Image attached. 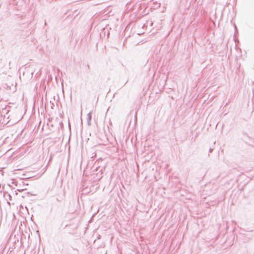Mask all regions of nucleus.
I'll use <instances>...</instances> for the list:
<instances>
[{
  "label": "nucleus",
  "instance_id": "nucleus-3",
  "mask_svg": "<svg viewBox=\"0 0 254 254\" xmlns=\"http://www.w3.org/2000/svg\"><path fill=\"white\" fill-rule=\"evenodd\" d=\"M213 148H210L209 149V152H212V151H213Z\"/></svg>",
  "mask_w": 254,
  "mask_h": 254
},
{
  "label": "nucleus",
  "instance_id": "nucleus-5",
  "mask_svg": "<svg viewBox=\"0 0 254 254\" xmlns=\"http://www.w3.org/2000/svg\"><path fill=\"white\" fill-rule=\"evenodd\" d=\"M24 190V189H22V190H18V191H22V190Z\"/></svg>",
  "mask_w": 254,
  "mask_h": 254
},
{
  "label": "nucleus",
  "instance_id": "nucleus-1",
  "mask_svg": "<svg viewBox=\"0 0 254 254\" xmlns=\"http://www.w3.org/2000/svg\"><path fill=\"white\" fill-rule=\"evenodd\" d=\"M3 196L5 198V199L6 200H11V198H12V196L9 193H8L6 191H5L3 192Z\"/></svg>",
  "mask_w": 254,
  "mask_h": 254
},
{
  "label": "nucleus",
  "instance_id": "nucleus-2",
  "mask_svg": "<svg viewBox=\"0 0 254 254\" xmlns=\"http://www.w3.org/2000/svg\"><path fill=\"white\" fill-rule=\"evenodd\" d=\"M91 113H89L87 114V124L88 125H90V121L91 120Z\"/></svg>",
  "mask_w": 254,
  "mask_h": 254
},
{
  "label": "nucleus",
  "instance_id": "nucleus-4",
  "mask_svg": "<svg viewBox=\"0 0 254 254\" xmlns=\"http://www.w3.org/2000/svg\"><path fill=\"white\" fill-rule=\"evenodd\" d=\"M235 30H236V31H237V27H236V25H235Z\"/></svg>",
  "mask_w": 254,
  "mask_h": 254
}]
</instances>
